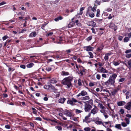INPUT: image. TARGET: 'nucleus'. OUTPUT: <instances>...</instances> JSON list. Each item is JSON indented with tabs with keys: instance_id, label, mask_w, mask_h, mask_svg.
I'll return each mask as SVG.
<instances>
[{
	"instance_id": "f257e3e1",
	"label": "nucleus",
	"mask_w": 131,
	"mask_h": 131,
	"mask_svg": "<svg viewBox=\"0 0 131 131\" xmlns=\"http://www.w3.org/2000/svg\"><path fill=\"white\" fill-rule=\"evenodd\" d=\"M117 76V74L115 73H113L110 75L108 80L105 82H103L102 84L103 85L108 87L110 85H114L115 82V80Z\"/></svg>"
},
{
	"instance_id": "f03ea898",
	"label": "nucleus",
	"mask_w": 131,
	"mask_h": 131,
	"mask_svg": "<svg viewBox=\"0 0 131 131\" xmlns=\"http://www.w3.org/2000/svg\"><path fill=\"white\" fill-rule=\"evenodd\" d=\"M73 77L71 76L65 78L62 81V83L64 85H66L67 88H69L72 86L71 81Z\"/></svg>"
},
{
	"instance_id": "7ed1b4c3",
	"label": "nucleus",
	"mask_w": 131,
	"mask_h": 131,
	"mask_svg": "<svg viewBox=\"0 0 131 131\" xmlns=\"http://www.w3.org/2000/svg\"><path fill=\"white\" fill-rule=\"evenodd\" d=\"M77 102V100L74 99V98H72L71 99H69L67 101V103L68 104H70L72 105H75V103Z\"/></svg>"
},
{
	"instance_id": "20e7f679",
	"label": "nucleus",
	"mask_w": 131,
	"mask_h": 131,
	"mask_svg": "<svg viewBox=\"0 0 131 131\" xmlns=\"http://www.w3.org/2000/svg\"><path fill=\"white\" fill-rule=\"evenodd\" d=\"M92 108V105L88 104L84 105V110L86 112H88L91 110Z\"/></svg>"
},
{
	"instance_id": "39448f33",
	"label": "nucleus",
	"mask_w": 131,
	"mask_h": 131,
	"mask_svg": "<svg viewBox=\"0 0 131 131\" xmlns=\"http://www.w3.org/2000/svg\"><path fill=\"white\" fill-rule=\"evenodd\" d=\"M129 119L127 118H125L124 120L126 121V123L124 122H122L121 123L122 126L124 127L127 126V125L129 124L130 121Z\"/></svg>"
},
{
	"instance_id": "423d86ee",
	"label": "nucleus",
	"mask_w": 131,
	"mask_h": 131,
	"mask_svg": "<svg viewBox=\"0 0 131 131\" xmlns=\"http://www.w3.org/2000/svg\"><path fill=\"white\" fill-rule=\"evenodd\" d=\"M91 113H89L88 115L85 117L84 119H83V122H85L87 123H90V121H89L88 120L89 119V118L90 117Z\"/></svg>"
},
{
	"instance_id": "0eeeda50",
	"label": "nucleus",
	"mask_w": 131,
	"mask_h": 131,
	"mask_svg": "<svg viewBox=\"0 0 131 131\" xmlns=\"http://www.w3.org/2000/svg\"><path fill=\"white\" fill-rule=\"evenodd\" d=\"M129 69H131V59L126 61L124 63Z\"/></svg>"
},
{
	"instance_id": "6e6552de",
	"label": "nucleus",
	"mask_w": 131,
	"mask_h": 131,
	"mask_svg": "<svg viewBox=\"0 0 131 131\" xmlns=\"http://www.w3.org/2000/svg\"><path fill=\"white\" fill-rule=\"evenodd\" d=\"M87 94L88 93L85 90H83L80 93H79L77 95V97H78L81 95L82 96H84Z\"/></svg>"
},
{
	"instance_id": "1a4fd4ad",
	"label": "nucleus",
	"mask_w": 131,
	"mask_h": 131,
	"mask_svg": "<svg viewBox=\"0 0 131 131\" xmlns=\"http://www.w3.org/2000/svg\"><path fill=\"white\" fill-rule=\"evenodd\" d=\"M94 107L91 110V113H90L93 114H96L98 110V108L96 106L94 105Z\"/></svg>"
},
{
	"instance_id": "9d476101",
	"label": "nucleus",
	"mask_w": 131,
	"mask_h": 131,
	"mask_svg": "<svg viewBox=\"0 0 131 131\" xmlns=\"http://www.w3.org/2000/svg\"><path fill=\"white\" fill-rule=\"evenodd\" d=\"M109 27L114 29V31H116L117 29V27L114 24L111 23L109 25Z\"/></svg>"
},
{
	"instance_id": "9b49d317",
	"label": "nucleus",
	"mask_w": 131,
	"mask_h": 131,
	"mask_svg": "<svg viewBox=\"0 0 131 131\" xmlns=\"http://www.w3.org/2000/svg\"><path fill=\"white\" fill-rule=\"evenodd\" d=\"M84 49L87 51H93L94 48L93 47L89 46H85L83 47Z\"/></svg>"
},
{
	"instance_id": "f8f14e48",
	"label": "nucleus",
	"mask_w": 131,
	"mask_h": 131,
	"mask_svg": "<svg viewBox=\"0 0 131 131\" xmlns=\"http://www.w3.org/2000/svg\"><path fill=\"white\" fill-rule=\"evenodd\" d=\"M64 114H65L67 116L69 117H71L72 116V112L70 111H69L66 110L64 112Z\"/></svg>"
},
{
	"instance_id": "ddd939ff",
	"label": "nucleus",
	"mask_w": 131,
	"mask_h": 131,
	"mask_svg": "<svg viewBox=\"0 0 131 131\" xmlns=\"http://www.w3.org/2000/svg\"><path fill=\"white\" fill-rule=\"evenodd\" d=\"M124 107L128 110H130L131 108V103L129 102L127 103L125 105Z\"/></svg>"
},
{
	"instance_id": "4468645a",
	"label": "nucleus",
	"mask_w": 131,
	"mask_h": 131,
	"mask_svg": "<svg viewBox=\"0 0 131 131\" xmlns=\"http://www.w3.org/2000/svg\"><path fill=\"white\" fill-rule=\"evenodd\" d=\"M119 88H116L111 92V93L112 95L114 96L116 93L119 91Z\"/></svg>"
},
{
	"instance_id": "2eb2a0df",
	"label": "nucleus",
	"mask_w": 131,
	"mask_h": 131,
	"mask_svg": "<svg viewBox=\"0 0 131 131\" xmlns=\"http://www.w3.org/2000/svg\"><path fill=\"white\" fill-rule=\"evenodd\" d=\"M64 39V38L62 36L60 37L59 38V41H54V42L55 43H56L57 44H61V42L63 40V39Z\"/></svg>"
},
{
	"instance_id": "dca6fc26",
	"label": "nucleus",
	"mask_w": 131,
	"mask_h": 131,
	"mask_svg": "<svg viewBox=\"0 0 131 131\" xmlns=\"http://www.w3.org/2000/svg\"><path fill=\"white\" fill-rule=\"evenodd\" d=\"M90 10L89 9H88L86 13V15H89L90 17H91L92 18L94 17V15L93 13H90Z\"/></svg>"
},
{
	"instance_id": "f3484780",
	"label": "nucleus",
	"mask_w": 131,
	"mask_h": 131,
	"mask_svg": "<svg viewBox=\"0 0 131 131\" xmlns=\"http://www.w3.org/2000/svg\"><path fill=\"white\" fill-rule=\"evenodd\" d=\"M84 103L85 104H88L90 105H92V106L93 104V101L92 99H90L88 101L85 102H84Z\"/></svg>"
},
{
	"instance_id": "a211bd4d",
	"label": "nucleus",
	"mask_w": 131,
	"mask_h": 131,
	"mask_svg": "<svg viewBox=\"0 0 131 131\" xmlns=\"http://www.w3.org/2000/svg\"><path fill=\"white\" fill-rule=\"evenodd\" d=\"M66 100V98L64 97L60 98L58 100V102L61 104H63Z\"/></svg>"
},
{
	"instance_id": "6ab92c4d",
	"label": "nucleus",
	"mask_w": 131,
	"mask_h": 131,
	"mask_svg": "<svg viewBox=\"0 0 131 131\" xmlns=\"http://www.w3.org/2000/svg\"><path fill=\"white\" fill-rule=\"evenodd\" d=\"M126 104V103L124 101H121L117 103V105L119 106H123Z\"/></svg>"
},
{
	"instance_id": "aec40b11",
	"label": "nucleus",
	"mask_w": 131,
	"mask_h": 131,
	"mask_svg": "<svg viewBox=\"0 0 131 131\" xmlns=\"http://www.w3.org/2000/svg\"><path fill=\"white\" fill-rule=\"evenodd\" d=\"M75 22L74 21H71L68 24V27L69 28L73 27L75 25Z\"/></svg>"
},
{
	"instance_id": "412c9836",
	"label": "nucleus",
	"mask_w": 131,
	"mask_h": 131,
	"mask_svg": "<svg viewBox=\"0 0 131 131\" xmlns=\"http://www.w3.org/2000/svg\"><path fill=\"white\" fill-rule=\"evenodd\" d=\"M111 54V53H106L105 54V56L104 57V59L106 61H108L109 58L108 56H110Z\"/></svg>"
},
{
	"instance_id": "4be33fe9",
	"label": "nucleus",
	"mask_w": 131,
	"mask_h": 131,
	"mask_svg": "<svg viewBox=\"0 0 131 131\" xmlns=\"http://www.w3.org/2000/svg\"><path fill=\"white\" fill-rule=\"evenodd\" d=\"M37 34L35 31L32 32L29 35V37H35L36 36Z\"/></svg>"
},
{
	"instance_id": "5701e85b",
	"label": "nucleus",
	"mask_w": 131,
	"mask_h": 131,
	"mask_svg": "<svg viewBox=\"0 0 131 131\" xmlns=\"http://www.w3.org/2000/svg\"><path fill=\"white\" fill-rule=\"evenodd\" d=\"M104 47V46L103 44H102L100 46L97 48V51L99 52L100 51L103 49Z\"/></svg>"
},
{
	"instance_id": "b1692460",
	"label": "nucleus",
	"mask_w": 131,
	"mask_h": 131,
	"mask_svg": "<svg viewBox=\"0 0 131 131\" xmlns=\"http://www.w3.org/2000/svg\"><path fill=\"white\" fill-rule=\"evenodd\" d=\"M90 97L89 96L86 95L84 97H82L81 98V100H82L86 101L90 99Z\"/></svg>"
},
{
	"instance_id": "393cba45",
	"label": "nucleus",
	"mask_w": 131,
	"mask_h": 131,
	"mask_svg": "<svg viewBox=\"0 0 131 131\" xmlns=\"http://www.w3.org/2000/svg\"><path fill=\"white\" fill-rule=\"evenodd\" d=\"M86 70L84 68H83L81 69V70H80V71H79V72L81 74V75H83V73H85L86 72Z\"/></svg>"
},
{
	"instance_id": "a878e982",
	"label": "nucleus",
	"mask_w": 131,
	"mask_h": 131,
	"mask_svg": "<svg viewBox=\"0 0 131 131\" xmlns=\"http://www.w3.org/2000/svg\"><path fill=\"white\" fill-rule=\"evenodd\" d=\"M63 18V17L61 16L58 17L57 18H55L54 19V20L56 21H58L59 20H61Z\"/></svg>"
},
{
	"instance_id": "bb28decb",
	"label": "nucleus",
	"mask_w": 131,
	"mask_h": 131,
	"mask_svg": "<svg viewBox=\"0 0 131 131\" xmlns=\"http://www.w3.org/2000/svg\"><path fill=\"white\" fill-rule=\"evenodd\" d=\"M100 16V12L99 9H97L96 10V17H99Z\"/></svg>"
},
{
	"instance_id": "cd10ccee",
	"label": "nucleus",
	"mask_w": 131,
	"mask_h": 131,
	"mask_svg": "<svg viewBox=\"0 0 131 131\" xmlns=\"http://www.w3.org/2000/svg\"><path fill=\"white\" fill-rule=\"evenodd\" d=\"M99 29L100 30H103L102 31H100L99 32V35H101L103 34L104 32V29L103 28H100Z\"/></svg>"
},
{
	"instance_id": "c85d7f7f",
	"label": "nucleus",
	"mask_w": 131,
	"mask_h": 131,
	"mask_svg": "<svg viewBox=\"0 0 131 131\" xmlns=\"http://www.w3.org/2000/svg\"><path fill=\"white\" fill-rule=\"evenodd\" d=\"M101 72L102 73H106L107 72V71L105 69H104L103 67H102L100 70Z\"/></svg>"
},
{
	"instance_id": "c756f323",
	"label": "nucleus",
	"mask_w": 131,
	"mask_h": 131,
	"mask_svg": "<svg viewBox=\"0 0 131 131\" xmlns=\"http://www.w3.org/2000/svg\"><path fill=\"white\" fill-rule=\"evenodd\" d=\"M50 82L52 83H56L57 82V81L55 79L52 78L50 80Z\"/></svg>"
},
{
	"instance_id": "7c9ffc66",
	"label": "nucleus",
	"mask_w": 131,
	"mask_h": 131,
	"mask_svg": "<svg viewBox=\"0 0 131 131\" xmlns=\"http://www.w3.org/2000/svg\"><path fill=\"white\" fill-rule=\"evenodd\" d=\"M91 129L89 127H86L84 128V131L82 130H79V131H90Z\"/></svg>"
},
{
	"instance_id": "2f4dec72",
	"label": "nucleus",
	"mask_w": 131,
	"mask_h": 131,
	"mask_svg": "<svg viewBox=\"0 0 131 131\" xmlns=\"http://www.w3.org/2000/svg\"><path fill=\"white\" fill-rule=\"evenodd\" d=\"M95 22L93 21H89L87 23V25L88 26H90L93 25V24Z\"/></svg>"
},
{
	"instance_id": "473e14b6",
	"label": "nucleus",
	"mask_w": 131,
	"mask_h": 131,
	"mask_svg": "<svg viewBox=\"0 0 131 131\" xmlns=\"http://www.w3.org/2000/svg\"><path fill=\"white\" fill-rule=\"evenodd\" d=\"M34 65V64L33 63H31L29 64H28L27 65V67L28 68H31Z\"/></svg>"
},
{
	"instance_id": "72a5a7b5",
	"label": "nucleus",
	"mask_w": 131,
	"mask_h": 131,
	"mask_svg": "<svg viewBox=\"0 0 131 131\" xmlns=\"http://www.w3.org/2000/svg\"><path fill=\"white\" fill-rule=\"evenodd\" d=\"M94 6L92 9V11L94 12H95L96 11V10L97 8V5L94 4Z\"/></svg>"
},
{
	"instance_id": "f704fd0d",
	"label": "nucleus",
	"mask_w": 131,
	"mask_h": 131,
	"mask_svg": "<svg viewBox=\"0 0 131 131\" xmlns=\"http://www.w3.org/2000/svg\"><path fill=\"white\" fill-rule=\"evenodd\" d=\"M62 74L63 75H67L69 74V73L68 72H65L64 71H62Z\"/></svg>"
},
{
	"instance_id": "c9c22d12",
	"label": "nucleus",
	"mask_w": 131,
	"mask_h": 131,
	"mask_svg": "<svg viewBox=\"0 0 131 131\" xmlns=\"http://www.w3.org/2000/svg\"><path fill=\"white\" fill-rule=\"evenodd\" d=\"M120 63L119 61H113V64L115 66H117L119 65Z\"/></svg>"
},
{
	"instance_id": "e433bc0d",
	"label": "nucleus",
	"mask_w": 131,
	"mask_h": 131,
	"mask_svg": "<svg viewBox=\"0 0 131 131\" xmlns=\"http://www.w3.org/2000/svg\"><path fill=\"white\" fill-rule=\"evenodd\" d=\"M54 93H56V97H59L60 95V92H54Z\"/></svg>"
},
{
	"instance_id": "4c0bfd02",
	"label": "nucleus",
	"mask_w": 131,
	"mask_h": 131,
	"mask_svg": "<svg viewBox=\"0 0 131 131\" xmlns=\"http://www.w3.org/2000/svg\"><path fill=\"white\" fill-rule=\"evenodd\" d=\"M75 112L76 114H79L83 112L82 111L78 109H75Z\"/></svg>"
},
{
	"instance_id": "58836bf2",
	"label": "nucleus",
	"mask_w": 131,
	"mask_h": 131,
	"mask_svg": "<svg viewBox=\"0 0 131 131\" xmlns=\"http://www.w3.org/2000/svg\"><path fill=\"white\" fill-rule=\"evenodd\" d=\"M28 124L30 126L31 129H33L34 128V124L33 123L30 122Z\"/></svg>"
},
{
	"instance_id": "ea45409f",
	"label": "nucleus",
	"mask_w": 131,
	"mask_h": 131,
	"mask_svg": "<svg viewBox=\"0 0 131 131\" xmlns=\"http://www.w3.org/2000/svg\"><path fill=\"white\" fill-rule=\"evenodd\" d=\"M55 127L58 130L61 131L62 130V127L61 126H56Z\"/></svg>"
},
{
	"instance_id": "a19ab883",
	"label": "nucleus",
	"mask_w": 131,
	"mask_h": 131,
	"mask_svg": "<svg viewBox=\"0 0 131 131\" xmlns=\"http://www.w3.org/2000/svg\"><path fill=\"white\" fill-rule=\"evenodd\" d=\"M103 21L102 19H97L96 20V21L98 23H102Z\"/></svg>"
},
{
	"instance_id": "79ce46f5",
	"label": "nucleus",
	"mask_w": 131,
	"mask_h": 131,
	"mask_svg": "<svg viewBox=\"0 0 131 131\" xmlns=\"http://www.w3.org/2000/svg\"><path fill=\"white\" fill-rule=\"evenodd\" d=\"M129 39L128 37H125L124 39V41L125 42H127L129 40Z\"/></svg>"
},
{
	"instance_id": "37998d69",
	"label": "nucleus",
	"mask_w": 131,
	"mask_h": 131,
	"mask_svg": "<svg viewBox=\"0 0 131 131\" xmlns=\"http://www.w3.org/2000/svg\"><path fill=\"white\" fill-rule=\"evenodd\" d=\"M46 70L48 71H49L52 70L50 66L47 67Z\"/></svg>"
},
{
	"instance_id": "c03bdc74",
	"label": "nucleus",
	"mask_w": 131,
	"mask_h": 131,
	"mask_svg": "<svg viewBox=\"0 0 131 131\" xmlns=\"http://www.w3.org/2000/svg\"><path fill=\"white\" fill-rule=\"evenodd\" d=\"M89 54L90 55V58H92L93 57V53L91 52H89Z\"/></svg>"
},
{
	"instance_id": "a18cd8bd",
	"label": "nucleus",
	"mask_w": 131,
	"mask_h": 131,
	"mask_svg": "<svg viewBox=\"0 0 131 131\" xmlns=\"http://www.w3.org/2000/svg\"><path fill=\"white\" fill-rule=\"evenodd\" d=\"M78 84L79 86L82 85V81L80 79H79L78 81Z\"/></svg>"
},
{
	"instance_id": "49530a36",
	"label": "nucleus",
	"mask_w": 131,
	"mask_h": 131,
	"mask_svg": "<svg viewBox=\"0 0 131 131\" xmlns=\"http://www.w3.org/2000/svg\"><path fill=\"white\" fill-rule=\"evenodd\" d=\"M50 85H45L43 86V88L44 89H47L49 90Z\"/></svg>"
},
{
	"instance_id": "de8ad7c7",
	"label": "nucleus",
	"mask_w": 131,
	"mask_h": 131,
	"mask_svg": "<svg viewBox=\"0 0 131 131\" xmlns=\"http://www.w3.org/2000/svg\"><path fill=\"white\" fill-rule=\"evenodd\" d=\"M115 127L119 129H121V128L120 124H116L115 125Z\"/></svg>"
},
{
	"instance_id": "09e8293b",
	"label": "nucleus",
	"mask_w": 131,
	"mask_h": 131,
	"mask_svg": "<svg viewBox=\"0 0 131 131\" xmlns=\"http://www.w3.org/2000/svg\"><path fill=\"white\" fill-rule=\"evenodd\" d=\"M99 105L100 107L102 109H105V107L102 104H99Z\"/></svg>"
},
{
	"instance_id": "8fccbe9b",
	"label": "nucleus",
	"mask_w": 131,
	"mask_h": 131,
	"mask_svg": "<svg viewBox=\"0 0 131 131\" xmlns=\"http://www.w3.org/2000/svg\"><path fill=\"white\" fill-rule=\"evenodd\" d=\"M114 17V15H113V16H112V15L111 14H110L109 15V16L107 17V18L108 19H110L112 18L113 17Z\"/></svg>"
},
{
	"instance_id": "3c124183",
	"label": "nucleus",
	"mask_w": 131,
	"mask_h": 131,
	"mask_svg": "<svg viewBox=\"0 0 131 131\" xmlns=\"http://www.w3.org/2000/svg\"><path fill=\"white\" fill-rule=\"evenodd\" d=\"M95 123L98 125H100L102 124V122L101 121H97L95 122Z\"/></svg>"
},
{
	"instance_id": "603ef678",
	"label": "nucleus",
	"mask_w": 131,
	"mask_h": 131,
	"mask_svg": "<svg viewBox=\"0 0 131 131\" xmlns=\"http://www.w3.org/2000/svg\"><path fill=\"white\" fill-rule=\"evenodd\" d=\"M97 5H100L101 3V1H98L97 0L95 1L94 2Z\"/></svg>"
},
{
	"instance_id": "864d4df0",
	"label": "nucleus",
	"mask_w": 131,
	"mask_h": 131,
	"mask_svg": "<svg viewBox=\"0 0 131 131\" xmlns=\"http://www.w3.org/2000/svg\"><path fill=\"white\" fill-rule=\"evenodd\" d=\"M125 79L124 78H122L120 79L119 80V82H123L124 81Z\"/></svg>"
},
{
	"instance_id": "5fc2aeb1",
	"label": "nucleus",
	"mask_w": 131,
	"mask_h": 131,
	"mask_svg": "<svg viewBox=\"0 0 131 131\" xmlns=\"http://www.w3.org/2000/svg\"><path fill=\"white\" fill-rule=\"evenodd\" d=\"M119 112L121 114H124L125 112L124 110L123 109H121Z\"/></svg>"
},
{
	"instance_id": "6e6d98bb",
	"label": "nucleus",
	"mask_w": 131,
	"mask_h": 131,
	"mask_svg": "<svg viewBox=\"0 0 131 131\" xmlns=\"http://www.w3.org/2000/svg\"><path fill=\"white\" fill-rule=\"evenodd\" d=\"M57 120L56 119H51V121L54 124L57 123Z\"/></svg>"
},
{
	"instance_id": "4d7b16f0",
	"label": "nucleus",
	"mask_w": 131,
	"mask_h": 131,
	"mask_svg": "<svg viewBox=\"0 0 131 131\" xmlns=\"http://www.w3.org/2000/svg\"><path fill=\"white\" fill-rule=\"evenodd\" d=\"M96 77L98 80H100L101 78V75L100 74H97Z\"/></svg>"
},
{
	"instance_id": "13d9d810",
	"label": "nucleus",
	"mask_w": 131,
	"mask_h": 131,
	"mask_svg": "<svg viewBox=\"0 0 131 131\" xmlns=\"http://www.w3.org/2000/svg\"><path fill=\"white\" fill-rule=\"evenodd\" d=\"M8 38V37L7 35H5L3 37L2 39L3 40H4L7 39Z\"/></svg>"
},
{
	"instance_id": "bf43d9fd",
	"label": "nucleus",
	"mask_w": 131,
	"mask_h": 131,
	"mask_svg": "<svg viewBox=\"0 0 131 131\" xmlns=\"http://www.w3.org/2000/svg\"><path fill=\"white\" fill-rule=\"evenodd\" d=\"M35 119L36 120L39 121H42V119L40 117H36Z\"/></svg>"
},
{
	"instance_id": "052dcab7",
	"label": "nucleus",
	"mask_w": 131,
	"mask_h": 131,
	"mask_svg": "<svg viewBox=\"0 0 131 131\" xmlns=\"http://www.w3.org/2000/svg\"><path fill=\"white\" fill-rule=\"evenodd\" d=\"M73 51L72 49H69L68 50H67L65 51V52H67V53H70L71 52V50Z\"/></svg>"
},
{
	"instance_id": "680f3d73",
	"label": "nucleus",
	"mask_w": 131,
	"mask_h": 131,
	"mask_svg": "<svg viewBox=\"0 0 131 131\" xmlns=\"http://www.w3.org/2000/svg\"><path fill=\"white\" fill-rule=\"evenodd\" d=\"M30 18V17L28 15L27 17H25L24 19H22L23 20L26 21V20L29 19Z\"/></svg>"
},
{
	"instance_id": "e2e57ef3",
	"label": "nucleus",
	"mask_w": 131,
	"mask_h": 131,
	"mask_svg": "<svg viewBox=\"0 0 131 131\" xmlns=\"http://www.w3.org/2000/svg\"><path fill=\"white\" fill-rule=\"evenodd\" d=\"M92 38V36H90L86 38V40L88 41H89L91 40Z\"/></svg>"
},
{
	"instance_id": "0e129e2a",
	"label": "nucleus",
	"mask_w": 131,
	"mask_h": 131,
	"mask_svg": "<svg viewBox=\"0 0 131 131\" xmlns=\"http://www.w3.org/2000/svg\"><path fill=\"white\" fill-rule=\"evenodd\" d=\"M112 9L109 8L106 9L105 10L107 11V12H111L112 11Z\"/></svg>"
},
{
	"instance_id": "69168bd1",
	"label": "nucleus",
	"mask_w": 131,
	"mask_h": 131,
	"mask_svg": "<svg viewBox=\"0 0 131 131\" xmlns=\"http://www.w3.org/2000/svg\"><path fill=\"white\" fill-rule=\"evenodd\" d=\"M123 38V37L120 36H119L118 38V39L119 40L121 41L122 40Z\"/></svg>"
},
{
	"instance_id": "338daca9",
	"label": "nucleus",
	"mask_w": 131,
	"mask_h": 131,
	"mask_svg": "<svg viewBox=\"0 0 131 131\" xmlns=\"http://www.w3.org/2000/svg\"><path fill=\"white\" fill-rule=\"evenodd\" d=\"M5 127L7 129H9L10 128V126L8 125H5Z\"/></svg>"
},
{
	"instance_id": "774afa93",
	"label": "nucleus",
	"mask_w": 131,
	"mask_h": 131,
	"mask_svg": "<svg viewBox=\"0 0 131 131\" xmlns=\"http://www.w3.org/2000/svg\"><path fill=\"white\" fill-rule=\"evenodd\" d=\"M126 57L127 58H129L131 57V54H129L126 55Z\"/></svg>"
}]
</instances>
